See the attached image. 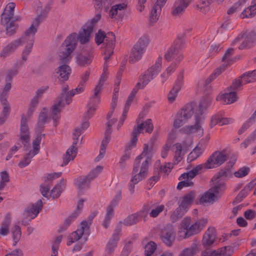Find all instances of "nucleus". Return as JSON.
<instances>
[{
  "instance_id": "2",
  "label": "nucleus",
  "mask_w": 256,
  "mask_h": 256,
  "mask_svg": "<svg viewBox=\"0 0 256 256\" xmlns=\"http://www.w3.org/2000/svg\"><path fill=\"white\" fill-rule=\"evenodd\" d=\"M84 90V84L80 82L79 85L74 90H68V86H64L60 95L58 98L56 103L53 106L51 116L54 122L59 118L60 113L66 104H68L72 101V97L76 94L82 92Z\"/></svg>"
},
{
  "instance_id": "52",
  "label": "nucleus",
  "mask_w": 256,
  "mask_h": 256,
  "mask_svg": "<svg viewBox=\"0 0 256 256\" xmlns=\"http://www.w3.org/2000/svg\"><path fill=\"white\" fill-rule=\"evenodd\" d=\"M186 211L179 206L174 210L170 216V219L172 222H176L178 219L182 218Z\"/></svg>"
},
{
  "instance_id": "18",
  "label": "nucleus",
  "mask_w": 256,
  "mask_h": 256,
  "mask_svg": "<svg viewBox=\"0 0 256 256\" xmlns=\"http://www.w3.org/2000/svg\"><path fill=\"white\" fill-rule=\"evenodd\" d=\"M223 184H218L206 192L200 198V202L204 203H214L220 197V193L222 190Z\"/></svg>"
},
{
  "instance_id": "6",
  "label": "nucleus",
  "mask_w": 256,
  "mask_h": 256,
  "mask_svg": "<svg viewBox=\"0 0 256 256\" xmlns=\"http://www.w3.org/2000/svg\"><path fill=\"white\" fill-rule=\"evenodd\" d=\"M95 40L98 45L103 43L104 48V59L106 62L110 56L112 54L114 48L115 36L112 32L105 34L101 30H99L96 34Z\"/></svg>"
},
{
  "instance_id": "25",
  "label": "nucleus",
  "mask_w": 256,
  "mask_h": 256,
  "mask_svg": "<svg viewBox=\"0 0 256 256\" xmlns=\"http://www.w3.org/2000/svg\"><path fill=\"white\" fill-rule=\"evenodd\" d=\"M234 120L232 118H224L221 114L218 113L213 115L210 119V128H212L216 124H218L220 126L233 123Z\"/></svg>"
},
{
  "instance_id": "34",
  "label": "nucleus",
  "mask_w": 256,
  "mask_h": 256,
  "mask_svg": "<svg viewBox=\"0 0 256 256\" xmlns=\"http://www.w3.org/2000/svg\"><path fill=\"white\" fill-rule=\"evenodd\" d=\"M228 91V92L218 95L216 97V100L226 104L234 102L237 99L236 92L232 90L229 91V90Z\"/></svg>"
},
{
  "instance_id": "57",
  "label": "nucleus",
  "mask_w": 256,
  "mask_h": 256,
  "mask_svg": "<svg viewBox=\"0 0 256 256\" xmlns=\"http://www.w3.org/2000/svg\"><path fill=\"white\" fill-rule=\"evenodd\" d=\"M14 245H16L21 238V231L19 226L15 225L12 229Z\"/></svg>"
},
{
  "instance_id": "32",
  "label": "nucleus",
  "mask_w": 256,
  "mask_h": 256,
  "mask_svg": "<svg viewBox=\"0 0 256 256\" xmlns=\"http://www.w3.org/2000/svg\"><path fill=\"white\" fill-rule=\"evenodd\" d=\"M21 46L22 41L20 40V38L14 40L3 48L2 52L0 54V56L6 58L10 56Z\"/></svg>"
},
{
  "instance_id": "44",
  "label": "nucleus",
  "mask_w": 256,
  "mask_h": 256,
  "mask_svg": "<svg viewBox=\"0 0 256 256\" xmlns=\"http://www.w3.org/2000/svg\"><path fill=\"white\" fill-rule=\"evenodd\" d=\"M150 209V206L149 204H144L142 208L140 211L136 212L140 221L142 219H143L144 222L146 220Z\"/></svg>"
},
{
  "instance_id": "5",
  "label": "nucleus",
  "mask_w": 256,
  "mask_h": 256,
  "mask_svg": "<svg viewBox=\"0 0 256 256\" xmlns=\"http://www.w3.org/2000/svg\"><path fill=\"white\" fill-rule=\"evenodd\" d=\"M162 59V56H160L155 64L140 76L138 82L136 84V89H143L158 74L161 70Z\"/></svg>"
},
{
  "instance_id": "23",
  "label": "nucleus",
  "mask_w": 256,
  "mask_h": 256,
  "mask_svg": "<svg viewBox=\"0 0 256 256\" xmlns=\"http://www.w3.org/2000/svg\"><path fill=\"white\" fill-rule=\"evenodd\" d=\"M96 212H94L91 214L86 220H82L77 229L78 231L84 235V242H86L88 238L90 232V227L94 218L96 216Z\"/></svg>"
},
{
  "instance_id": "43",
  "label": "nucleus",
  "mask_w": 256,
  "mask_h": 256,
  "mask_svg": "<svg viewBox=\"0 0 256 256\" xmlns=\"http://www.w3.org/2000/svg\"><path fill=\"white\" fill-rule=\"evenodd\" d=\"M218 2H222L224 0H216ZM212 0H200L198 5V9L202 13L206 14L210 10V6Z\"/></svg>"
},
{
  "instance_id": "13",
  "label": "nucleus",
  "mask_w": 256,
  "mask_h": 256,
  "mask_svg": "<svg viewBox=\"0 0 256 256\" xmlns=\"http://www.w3.org/2000/svg\"><path fill=\"white\" fill-rule=\"evenodd\" d=\"M42 140V136H38L33 140L32 148L26 150V152L24 156L20 162L18 166L20 168L28 166L31 162L32 158L38 154L40 150V144Z\"/></svg>"
},
{
  "instance_id": "63",
  "label": "nucleus",
  "mask_w": 256,
  "mask_h": 256,
  "mask_svg": "<svg viewBox=\"0 0 256 256\" xmlns=\"http://www.w3.org/2000/svg\"><path fill=\"white\" fill-rule=\"evenodd\" d=\"M197 248L196 245L194 244L191 247L183 250L180 254V256H193L196 252Z\"/></svg>"
},
{
  "instance_id": "20",
  "label": "nucleus",
  "mask_w": 256,
  "mask_h": 256,
  "mask_svg": "<svg viewBox=\"0 0 256 256\" xmlns=\"http://www.w3.org/2000/svg\"><path fill=\"white\" fill-rule=\"evenodd\" d=\"M192 0H176L171 8V14L175 18H180Z\"/></svg>"
},
{
  "instance_id": "26",
  "label": "nucleus",
  "mask_w": 256,
  "mask_h": 256,
  "mask_svg": "<svg viewBox=\"0 0 256 256\" xmlns=\"http://www.w3.org/2000/svg\"><path fill=\"white\" fill-rule=\"evenodd\" d=\"M92 59V54L91 48L88 50H83L76 57V62L80 66H85L91 63Z\"/></svg>"
},
{
  "instance_id": "53",
  "label": "nucleus",
  "mask_w": 256,
  "mask_h": 256,
  "mask_svg": "<svg viewBox=\"0 0 256 256\" xmlns=\"http://www.w3.org/2000/svg\"><path fill=\"white\" fill-rule=\"evenodd\" d=\"M6 84L3 90L0 94V101L2 104H8L6 100V96L8 92L11 88L10 82H6Z\"/></svg>"
},
{
  "instance_id": "22",
  "label": "nucleus",
  "mask_w": 256,
  "mask_h": 256,
  "mask_svg": "<svg viewBox=\"0 0 256 256\" xmlns=\"http://www.w3.org/2000/svg\"><path fill=\"white\" fill-rule=\"evenodd\" d=\"M116 122V119H112L111 120H109L107 123V126L108 128H110L114 123ZM111 130L110 128H108L106 130V136L102 140V144L100 145V150L99 155L96 158V161L98 162L103 158L105 152L106 146L108 142H110V134H111Z\"/></svg>"
},
{
  "instance_id": "16",
  "label": "nucleus",
  "mask_w": 256,
  "mask_h": 256,
  "mask_svg": "<svg viewBox=\"0 0 256 256\" xmlns=\"http://www.w3.org/2000/svg\"><path fill=\"white\" fill-rule=\"evenodd\" d=\"M194 114V110L191 106L184 107L176 114L173 122V126L178 128L188 122Z\"/></svg>"
},
{
  "instance_id": "37",
  "label": "nucleus",
  "mask_w": 256,
  "mask_h": 256,
  "mask_svg": "<svg viewBox=\"0 0 256 256\" xmlns=\"http://www.w3.org/2000/svg\"><path fill=\"white\" fill-rule=\"evenodd\" d=\"M142 128V125L138 126V128H134L132 132V138L130 142L128 144L126 147V150L128 151L134 148L138 140V136L140 134V130Z\"/></svg>"
},
{
  "instance_id": "31",
  "label": "nucleus",
  "mask_w": 256,
  "mask_h": 256,
  "mask_svg": "<svg viewBox=\"0 0 256 256\" xmlns=\"http://www.w3.org/2000/svg\"><path fill=\"white\" fill-rule=\"evenodd\" d=\"M183 84V78L179 76L176 80L172 88L169 92L168 98L170 102H172L178 96V92L180 90Z\"/></svg>"
},
{
  "instance_id": "10",
  "label": "nucleus",
  "mask_w": 256,
  "mask_h": 256,
  "mask_svg": "<svg viewBox=\"0 0 256 256\" xmlns=\"http://www.w3.org/2000/svg\"><path fill=\"white\" fill-rule=\"evenodd\" d=\"M77 34L73 33L68 36L62 44L60 52V60L66 62L71 58L70 54L75 48L78 42Z\"/></svg>"
},
{
  "instance_id": "30",
  "label": "nucleus",
  "mask_w": 256,
  "mask_h": 256,
  "mask_svg": "<svg viewBox=\"0 0 256 256\" xmlns=\"http://www.w3.org/2000/svg\"><path fill=\"white\" fill-rule=\"evenodd\" d=\"M15 6L14 2H10L6 5L2 14L1 21L2 24H7L11 20L14 16Z\"/></svg>"
},
{
  "instance_id": "54",
  "label": "nucleus",
  "mask_w": 256,
  "mask_h": 256,
  "mask_svg": "<svg viewBox=\"0 0 256 256\" xmlns=\"http://www.w3.org/2000/svg\"><path fill=\"white\" fill-rule=\"evenodd\" d=\"M228 64H224L220 68H216L213 74H212L210 77L206 80V83L208 84L210 83L212 80H214L222 72H224Z\"/></svg>"
},
{
  "instance_id": "58",
  "label": "nucleus",
  "mask_w": 256,
  "mask_h": 256,
  "mask_svg": "<svg viewBox=\"0 0 256 256\" xmlns=\"http://www.w3.org/2000/svg\"><path fill=\"white\" fill-rule=\"evenodd\" d=\"M233 174L232 167L228 164L220 171L219 176L224 178H230L232 177Z\"/></svg>"
},
{
  "instance_id": "60",
  "label": "nucleus",
  "mask_w": 256,
  "mask_h": 256,
  "mask_svg": "<svg viewBox=\"0 0 256 256\" xmlns=\"http://www.w3.org/2000/svg\"><path fill=\"white\" fill-rule=\"evenodd\" d=\"M51 185V184L47 182L46 181L40 185V191L44 196L47 198H49L50 196V188Z\"/></svg>"
},
{
  "instance_id": "51",
  "label": "nucleus",
  "mask_w": 256,
  "mask_h": 256,
  "mask_svg": "<svg viewBox=\"0 0 256 256\" xmlns=\"http://www.w3.org/2000/svg\"><path fill=\"white\" fill-rule=\"evenodd\" d=\"M82 238L84 239V235L82 234L80 231L76 230L68 236L67 245L70 246Z\"/></svg>"
},
{
  "instance_id": "46",
  "label": "nucleus",
  "mask_w": 256,
  "mask_h": 256,
  "mask_svg": "<svg viewBox=\"0 0 256 256\" xmlns=\"http://www.w3.org/2000/svg\"><path fill=\"white\" fill-rule=\"evenodd\" d=\"M194 199V196L192 193H190L185 196L180 204V208L187 211V210L190 206L193 200Z\"/></svg>"
},
{
  "instance_id": "29",
  "label": "nucleus",
  "mask_w": 256,
  "mask_h": 256,
  "mask_svg": "<svg viewBox=\"0 0 256 256\" xmlns=\"http://www.w3.org/2000/svg\"><path fill=\"white\" fill-rule=\"evenodd\" d=\"M174 230L170 226L164 228L161 233V238L162 242L167 246H170L174 240Z\"/></svg>"
},
{
  "instance_id": "39",
  "label": "nucleus",
  "mask_w": 256,
  "mask_h": 256,
  "mask_svg": "<svg viewBox=\"0 0 256 256\" xmlns=\"http://www.w3.org/2000/svg\"><path fill=\"white\" fill-rule=\"evenodd\" d=\"M91 181L87 176L80 177L76 181L75 184L79 191H80L89 188Z\"/></svg>"
},
{
  "instance_id": "8",
  "label": "nucleus",
  "mask_w": 256,
  "mask_h": 256,
  "mask_svg": "<svg viewBox=\"0 0 256 256\" xmlns=\"http://www.w3.org/2000/svg\"><path fill=\"white\" fill-rule=\"evenodd\" d=\"M89 126V123L87 121L84 122L80 128H76L73 133L74 141L72 146L69 148L66 154L63 157V163L62 166L66 165L70 160H72L76 157L77 153V148L75 146L76 144L78 137Z\"/></svg>"
},
{
  "instance_id": "28",
  "label": "nucleus",
  "mask_w": 256,
  "mask_h": 256,
  "mask_svg": "<svg viewBox=\"0 0 256 256\" xmlns=\"http://www.w3.org/2000/svg\"><path fill=\"white\" fill-rule=\"evenodd\" d=\"M127 7L128 4L126 2L115 4L112 7L110 16L112 18H122Z\"/></svg>"
},
{
  "instance_id": "17",
  "label": "nucleus",
  "mask_w": 256,
  "mask_h": 256,
  "mask_svg": "<svg viewBox=\"0 0 256 256\" xmlns=\"http://www.w3.org/2000/svg\"><path fill=\"white\" fill-rule=\"evenodd\" d=\"M42 207V202L41 200H38L36 203L28 206L24 212L22 224L26 225L31 220L35 218Z\"/></svg>"
},
{
  "instance_id": "35",
  "label": "nucleus",
  "mask_w": 256,
  "mask_h": 256,
  "mask_svg": "<svg viewBox=\"0 0 256 256\" xmlns=\"http://www.w3.org/2000/svg\"><path fill=\"white\" fill-rule=\"evenodd\" d=\"M194 177H191L190 175V172L187 173H184L180 177V180H181L177 186L178 190H181L184 187L190 186L193 185L192 179Z\"/></svg>"
},
{
  "instance_id": "19",
  "label": "nucleus",
  "mask_w": 256,
  "mask_h": 256,
  "mask_svg": "<svg viewBox=\"0 0 256 256\" xmlns=\"http://www.w3.org/2000/svg\"><path fill=\"white\" fill-rule=\"evenodd\" d=\"M18 137L24 146H26L30 142V128L28 124L26 117L24 116H21Z\"/></svg>"
},
{
  "instance_id": "50",
  "label": "nucleus",
  "mask_w": 256,
  "mask_h": 256,
  "mask_svg": "<svg viewBox=\"0 0 256 256\" xmlns=\"http://www.w3.org/2000/svg\"><path fill=\"white\" fill-rule=\"evenodd\" d=\"M140 222V221L136 213H134L128 216L124 220L123 222H120L119 224H121V226L122 224H124L125 226H132L135 224Z\"/></svg>"
},
{
  "instance_id": "21",
  "label": "nucleus",
  "mask_w": 256,
  "mask_h": 256,
  "mask_svg": "<svg viewBox=\"0 0 256 256\" xmlns=\"http://www.w3.org/2000/svg\"><path fill=\"white\" fill-rule=\"evenodd\" d=\"M121 232V224L116 226L114 233L112 238L108 242L106 246L105 256H110L114 252V248L117 246V243L119 240L120 234Z\"/></svg>"
},
{
  "instance_id": "45",
  "label": "nucleus",
  "mask_w": 256,
  "mask_h": 256,
  "mask_svg": "<svg viewBox=\"0 0 256 256\" xmlns=\"http://www.w3.org/2000/svg\"><path fill=\"white\" fill-rule=\"evenodd\" d=\"M64 188V181L61 180L58 184L51 190L50 196L54 198L59 197Z\"/></svg>"
},
{
  "instance_id": "24",
  "label": "nucleus",
  "mask_w": 256,
  "mask_h": 256,
  "mask_svg": "<svg viewBox=\"0 0 256 256\" xmlns=\"http://www.w3.org/2000/svg\"><path fill=\"white\" fill-rule=\"evenodd\" d=\"M256 40V34L254 32H246V33L238 36L232 42V44L242 40V44L239 46V49L242 50L245 48L248 44L254 42Z\"/></svg>"
},
{
  "instance_id": "15",
  "label": "nucleus",
  "mask_w": 256,
  "mask_h": 256,
  "mask_svg": "<svg viewBox=\"0 0 256 256\" xmlns=\"http://www.w3.org/2000/svg\"><path fill=\"white\" fill-rule=\"evenodd\" d=\"M230 155V151L226 149L217 150L212 154L206 161L208 167L212 168L224 163Z\"/></svg>"
},
{
  "instance_id": "27",
  "label": "nucleus",
  "mask_w": 256,
  "mask_h": 256,
  "mask_svg": "<svg viewBox=\"0 0 256 256\" xmlns=\"http://www.w3.org/2000/svg\"><path fill=\"white\" fill-rule=\"evenodd\" d=\"M71 73V68L66 64H62L58 67L54 71V75L62 81L67 80Z\"/></svg>"
},
{
  "instance_id": "38",
  "label": "nucleus",
  "mask_w": 256,
  "mask_h": 256,
  "mask_svg": "<svg viewBox=\"0 0 256 256\" xmlns=\"http://www.w3.org/2000/svg\"><path fill=\"white\" fill-rule=\"evenodd\" d=\"M204 150V147L202 144H198L193 150L188 154L187 160L188 162H192L202 154Z\"/></svg>"
},
{
  "instance_id": "14",
  "label": "nucleus",
  "mask_w": 256,
  "mask_h": 256,
  "mask_svg": "<svg viewBox=\"0 0 256 256\" xmlns=\"http://www.w3.org/2000/svg\"><path fill=\"white\" fill-rule=\"evenodd\" d=\"M52 4V2L50 0L44 2L38 0L35 2L36 10L38 16L32 22L30 26H33L36 30H38L40 24L50 12Z\"/></svg>"
},
{
  "instance_id": "11",
  "label": "nucleus",
  "mask_w": 256,
  "mask_h": 256,
  "mask_svg": "<svg viewBox=\"0 0 256 256\" xmlns=\"http://www.w3.org/2000/svg\"><path fill=\"white\" fill-rule=\"evenodd\" d=\"M184 41L181 38L176 40L170 47L168 48L164 54V58L167 61L174 60L176 62L179 63L184 58L180 50L184 48Z\"/></svg>"
},
{
  "instance_id": "64",
  "label": "nucleus",
  "mask_w": 256,
  "mask_h": 256,
  "mask_svg": "<svg viewBox=\"0 0 256 256\" xmlns=\"http://www.w3.org/2000/svg\"><path fill=\"white\" fill-rule=\"evenodd\" d=\"M250 170L249 168L244 166L240 168L238 171L234 172V174L236 178H242L248 175Z\"/></svg>"
},
{
  "instance_id": "3",
  "label": "nucleus",
  "mask_w": 256,
  "mask_h": 256,
  "mask_svg": "<svg viewBox=\"0 0 256 256\" xmlns=\"http://www.w3.org/2000/svg\"><path fill=\"white\" fill-rule=\"evenodd\" d=\"M206 222L207 220L204 218L192 221L190 218H184L178 226V240H182L198 234L204 228Z\"/></svg>"
},
{
  "instance_id": "41",
  "label": "nucleus",
  "mask_w": 256,
  "mask_h": 256,
  "mask_svg": "<svg viewBox=\"0 0 256 256\" xmlns=\"http://www.w3.org/2000/svg\"><path fill=\"white\" fill-rule=\"evenodd\" d=\"M48 110L47 108H44L42 110L40 114L38 122L36 126V128L38 130H40L44 126L48 119Z\"/></svg>"
},
{
  "instance_id": "40",
  "label": "nucleus",
  "mask_w": 256,
  "mask_h": 256,
  "mask_svg": "<svg viewBox=\"0 0 256 256\" xmlns=\"http://www.w3.org/2000/svg\"><path fill=\"white\" fill-rule=\"evenodd\" d=\"M151 210L149 214L150 217L155 218L165 210V206L163 204H155L150 206Z\"/></svg>"
},
{
  "instance_id": "42",
  "label": "nucleus",
  "mask_w": 256,
  "mask_h": 256,
  "mask_svg": "<svg viewBox=\"0 0 256 256\" xmlns=\"http://www.w3.org/2000/svg\"><path fill=\"white\" fill-rule=\"evenodd\" d=\"M256 14V0H253L251 6L246 8L242 12V18H251Z\"/></svg>"
},
{
  "instance_id": "33",
  "label": "nucleus",
  "mask_w": 256,
  "mask_h": 256,
  "mask_svg": "<svg viewBox=\"0 0 256 256\" xmlns=\"http://www.w3.org/2000/svg\"><path fill=\"white\" fill-rule=\"evenodd\" d=\"M216 232L214 228H209L205 232L202 238V244L205 246H209L214 242Z\"/></svg>"
},
{
  "instance_id": "12",
  "label": "nucleus",
  "mask_w": 256,
  "mask_h": 256,
  "mask_svg": "<svg viewBox=\"0 0 256 256\" xmlns=\"http://www.w3.org/2000/svg\"><path fill=\"white\" fill-rule=\"evenodd\" d=\"M148 43V40L146 37H142L139 39L130 52L128 62L130 64H134L142 58Z\"/></svg>"
},
{
  "instance_id": "49",
  "label": "nucleus",
  "mask_w": 256,
  "mask_h": 256,
  "mask_svg": "<svg viewBox=\"0 0 256 256\" xmlns=\"http://www.w3.org/2000/svg\"><path fill=\"white\" fill-rule=\"evenodd\" d=\"M114 210L110 208H107L104 218L102 222V226L107 228L110 225V220L114 216Z\"/></svg>"
},
{
  "instance_id": "56",
  "label": "nucleus",
  "mask_w": 256,
  "mask_h": 256,
  "mask_svg": "<svg viewBox=\"0 0 256 256\" xmlns=\"http://www.w3.org/2000/svg\"><path fill=\"white\" fill-rule=\"evenodd\" d=\"M140 125H142V128L140 130V134L142 132L144 129H145L146 132L148 133L152 132L153 130L154 126L150 119H148L144 122L138 125L137 126H134V128H138Z\"/></svg>"
},
{
  "instance_id": "47",
  "label": "nucleus",
  "mask_w": 256,
  "mask_h": 256,
  "mask_svg": "<svg viewBox=\"0 0 256 256\" xmlns=\"http://www.w3.org/2000/svg\"><path fill=\"white\" fill-rule=\"evenodd\" d=\"M11 220L9 214L6 216L4 220L2 223L0 228V234L2 236H6L9 232V226L10 224Z\"/></svg>"
},
{
  "instance_id": "61",
  "label": "nucleus",
  "mask_w": 256,
  "mask_h": 256,
  "mask_svg": "<svg viewBox=\"0 0 256 256\" xmlns=\"http://www.w3.org/2000/svg\"><path fill=\"white\" fill-rule=\"evenodd\" d=\"M210 168L208 167L206 165V162L204 164H199L196 167L194 168L192 170L190 171V175L191 177H194L200 172L204 169H210Z\"/></svg>"
},
{
  "instance_id": "62",
  "label": "nucleus",
  "mask_w": 256,
  "mask_h": 256,
  "mask_svg": "<svg viewBox=\"0 0 256 256\" xmlns=\"http://www.w3.org/2000/svg\"><path fill=\"white\" fill-rule=\"evenodd\" d=\"M136 91H135V89H134L133 90V91L132 92L130 95V96H128V99L126 101V105H125L124 109V112H123V116L124 117L126 116L127 112L128 110L129 107L134 98V96H135V94H136Z\"/></svg>"
},
{
  "instance_id": "55",
  "label": "nucleus",
  "mask_w": 256,
  "mask_h": 256,
  "mask_svg": "<svg viewBox=\"0 0 256 256\" xmlns=\"http://www.w3.org/2000/svg\"><path fill=\"white\" fill-rule=\"evenodd\" d=\"M157 248L156 244L154 242H148L144 247L145 256H152Z\"/></svg>"
},
{
  "instance_id": "36",
  "label": "nucleus",
  "mask_w": 256,
  "mask_h": 256,
  "mask_svg": "<svg viewBox=\"0 0 256 256\" xmlns=\"http://www.w3.org/2000/svg\"><path fill=\"white\" fill-rule=\"evenodd\" d=\"M172 150L174 153V164H178L182 158L184 152L182 151V146L180 144L176 143L173 145Z\"/></svg>"
},
{
  "instance_id": "9",
  "label": "nucleus",
  "mask_w": 256,
  "mask_h": 256,
  "mask_svg": "<svg viewBox=\"0 0 256 256\" xmlns=\"http://www.w3.org/2000/svg\"><path fill=\"white\" fill-rule=\"evenodd\" d=\"M101 18V14H97L90 21L88 22L77 34L78 40L81 44H86L90 40L91 34L98 22Z\"/></svg>"
},
{
  "instance_id": "1",
  "label": "nucleus",
  "mask_w": 256,
  "mask_h": 256,
  "mask_svg": "<svg viewBox=\"0 0 256 256\" xmlns=\"http://www.w3.org/2000/svg\"><path fill=\"white\" fill-rule=\"evenodd\" d=\"M152 154L147 145H144L142 152L135 160L132 177L129 184V190L132 194L134 192V186L144 179L148 175Z\"/></svg>"
},
{
  "instance_id": "7",
  "label": "nucleus",
  "mask_w": 256,
  "mask_h": 256,
  "mask_svg": "<svg viewBox=\"0 0 256 256\" xmlns=\"http://www.w3.org/2000/svg\"><path fill=\"white\" fill-rule=\"evenodd\" d=\"M37 30L34 27L30 26L27 29L24 34L20 38L22 41V45L24 44L21 56L22 62H26L32 52L34 43V36Z\"/></svg>"
},
{
  "instance_id": "48",
  "label": "nucleus",
  "mask_w": 256,
  "mask_h": 256,
  "mask_svg": "<svg viewBox=\"0 0 256 256\" xmlns=\"http://www.w3.org/2000/svg\"><path fill=\"white\" fill-rule=\"evenodd\" d=\"M162 10L159 6H154L150 15V21L152 23H156L160 16Z\"/></svg>"
},
{
  "instance_id": "4",
  "label": "nucleus",
  "mask_w": 256,
  "mask_h": 256,
  "mask_svg": "<svg viewBox=\"0 0 256 256\" xmlns=\"http://www.w3.org/2000/svg\"><path fill=\"white\" fill-rule=\"evenodd\" d=\"M211 100L207 97L204 98L198 106L199 112L195 114V124L192 126H186L180 129V132L186 134H190L196 132L198 136H202L204 134V130L202 124L204 122V118L202 116V112L210 104Z\"/></svg>"
},
{
  "instance_id": "59",
  "label": "nucleus",
  "mask_w": 256,
  "mask_h": 256,
  "mask_svg": "<svg viewBox=\"0 0 256 256\" xmlns=\"http://www.w3.org/2000/svg\"><path fill=\"white\" fill-rule=\"evenodd\" d=\"M3 110L0 115V125L4 123L10 112V107L8 104H2Z\"/></svg>"
}]
</instances>
